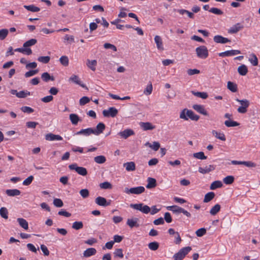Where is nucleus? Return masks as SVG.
Segmentation results:
<instances>
[{"label":"nucleus","instance_id":"1","mask_svg":"<svg viewBox=\"0 0 260 260\" xmlns=\"http://www.w3.org/2000/svg\"><path fill=\"white\" fill-rule=\"evenodd\" d=\"M130 207L134 208V209L141 211L142 213L145 214H148L150 212L151 214L154 215L157 213L160 209H157L156 206H153L152 207V210L151 211L150 207L147 205H144L143 203L131 204Z\"/></svg>","mask_w":260,"mask_h":260},{"label":"nucleus","instance_id":"2","mask_svg":"<svg viewBox=\"0 0 260 260\" xmlns=\"http://www.w3.org/2000/svg\"><path fill=\"white\" fill-rule=\"evenodd\" d=\"M191 247L190 246H187L181 248L178 252L173 255L174 260H182L191 250Z\"/></svg>","mask_w":260,"mask_h":260},{"label":"nucleus","instance_id":"3","mask_svg":"<svg viewBox=\"0 0 260 260\" xmlns=\"http://www.w3.org/2000/svg\"><path fill=\"white\" fill-rule=\"evenodd\" d=\"M236 101L240 103L241 105V106L238 108L237 111L239 113L241 114L246 113L247 111V108L250 105L249 101L247 99L239 100L238 99H236Z\"/></svg>","mask_w":260,"mask_h":260},{"label":"nucleus","instance_id":"4","mask_svg":"<svg viewBox=\"0 0 260 260\" xmlns=\"http://www.w3.org/2000/svg\"><path fill=\"white\" fill-rule=\"evenodd\" d=\"M196 52L199 58L205 59L208 56V50L205 46H200L196 49Z\"/></svg>","mask_w":260,"mask_h":260},{"label":"nucleus","instance_id":"5","mask_svg":"<svg viewBox=\"0 0 260 260\" xmlns=\"http://www.w3.org/2000/svg\"><path fill=\"white\" fill-rule=\"evenodd\" d=\"M69 168L70 170H75V171L80 175L84 176L87 174V171L86 168L82 167H78L76 164L70 165Z\"/></svg>","mask_w":260,"mask_h":260},{"label":"nucleus","instance_id":"6","mask_svg":"<svg viewBox=\"0 0 260 260\" xmlns=\"http://www.w3.org/2000/svg\"><path fill=\"white\" fill-rule=\"evenodd\" d=\"M145 191V188L143 186H138L132 187L129 189L125 188L124 192L127 194H139L143 193Z\"/></svg>","mask_w":260,"mask_h":260},{"label":"nucleus","instance_id":"7","mask_svg":"<svg viewBox=\"0 0 260 260\" xmlns=\"http://www.w3.org/2000/svg\"><path fill=\"white\" fill-rule=\"evenodd\" d=\"M118 110L115 107H110L108 110L103 111V115L105 117H115L118 114Z\"/></svg>","mask_w":260,"mask_h":260},{"label":"nucleus","instance_id":"8","mask_svg":"<svg viewBox=\"0 0 260 260\" xmlns=\"http://www.w3.org/2000/svg\"><path fill=\"white\" fill-rule=\"evenodd\" d=\"M244 27V26L241 24L240 23H237L236 24L234 25L232 27H231L228 29V32L229 34H236L239 31L243 29Z\"/></svg>","mask_w":260,"mask_h":260},{"label":"nucleus","instance_id":"9","mask_svg":"<svg viewBox=\"0 0 260 260\" xmlns=\"http://www.w3.org/2000/svg\"><path fill=\"white\" fill-rule=\"evenodd\" d=\"M95 203L99 206L106 207L110 205V201L107 202V200L102 197H98L95 199Z\"/></svg>","mask_w":260,"mask_h":260},{"label":"nucleus","instance_id":"10","mask_svg":"<svg viewBox=\"0 0 260 260\" xmlns=\"http://www.w3.org/2000/svg\"><path fill=\"white\" fill-rule=\"evenodd\" d=\"M135 133L133 130L131 129H126L123 131L120 132L118 135L123 139H127L131 136L134 135Z\"/></svg>","mask_w":260,"mask_h":260},{"label":"nucleus","instance_id":"11","mask_svg":"<svg viewBox=\"0 0 260 260\" xmlns=\"http://www.w3.org/2000/svg\"><path fill=\"white\" fill-rule=\"evenodd\" d=\"M45 139L49 141H60L62 140V138L60 135L48 133L45 135Z\"/></svg>","mask_w":260,"mask_h":260},{"label":"nucleus","instance_id":"12","mask_svg":"<svg viewBox=\"0 0 260 260\" xmlns=\"http://www.w3.org/2000/svg\"><path fill=\"white\" fill-rule=\"evenodd\" d=\"M213 41L216 43L225 44L231 42V40L220 35L215 36Z\"/></svg>","mask_w":260,"mask_h":260},{"label":"nucleus","instance_id":"13","mask_svg":"<svg viewBox=\"0 0 260 260\" xmlns=\"http://www.w3.org/2000/svg\"><path fill=\"white\" fill-rule=\"evenodd\" d=\"M192 108L198 113L202 114L204 115L207 116L208 115V112L205 110L204 106L201 105H193Z\"/></svg>","mask_w":260,"mask_h":260},{"label":"nucleus","instance_id":"14","mask_svg":"<svg viewBox=\"0 0 260 260\" xmlns=\"http://www.w3.org/2000/svg\"><path fill=\"white\" fill-rule=\"evenodd\" d=\"M106 126L104 123L102 122L99 123L96 126V129H93L94 135L96 136L99 135L103 132Z\"/></svg>","mask_w":260,"mask_h":260},{"label":"nucleus","instance_id":"15","mask_svg":"<svg viewBox=\"0 0 260 260\" xmlns=\"http://www.w3.org/2000/svg\"><path fill=\"white\" fill-rule=\"evenodd\" d=\"M215 169V167L213 165H209L208 166H206L205 168L199 167V172L200 173L205 174L208 173Z\"/></svg>","mask_w":260,"mask_h":260},{"label":"nucleus","instance_id":"16","mask_svg":"<svg viewBox=\"0 0 260 260\" xmlns=\"http://www.w3.org/2000/svg\"><path fill=\"white\" fill-rule=\"evenodd\" d=\"M77 135H83L86 136L90 135L91 134H94L93 128H87L86 129H82L80 131L78 132L76 134Z\"/></svg>","mask_w":260,"mask_h":260},{"label":"nucleus","instance_id":"17","mask_svg":"<svg viewBox=\"0 0 260 260\" xmlns=\"http://www.w3.org/2000/svg\"><path fill=\"white\" fill-rule=\"evenodd\" d=\"M139 221V219L138 218H133L131 219H128L127 220V224L131 228H133L134 227H139V224L138 223V221Z\"/></svg>","mask_w":260,"mask_h":260},{"label":"nucleus","instance_id":"18","mask_svg":"<svg viewBox=\"0 0 260 260\" xmlns=\"http://www.w3.org/2000/svg\"><path fill=\"white\" fill-rule=\"evenodd\" d=\"M69 81H71L76 84H78L83 88L85 87V85L84 84L81 83V82L80 81L79 77L77 75H72L69 78Z\"/></svg>","mask_w":260,"mask_h":260},{"label":"nucleus","instance_id":"19","mask_svg":"<svg viewBox=\"0 0 260 260\" xmlns=\"http://www.w3.org/2000/svg\"><path fill=\"white\" fill-rule=\"evenodd\" d=\"M140 125L144 131L152 130L155 128V126L149 122H141Z\"/></svg>","mask_w":260,"mask_h":260},{"label":"nucleus","instance_id":"20","mask_svg":"<svg viewBox=\"0 0 260 260\" xmlns=\"http://www.w3.org/2000/svg\"><path fill=\"white\" fill-rule=\"evenodd\" d=\"M154 41L156 44L157 48L159 50H163L164 47L161 37L159 36H155V37H154Z\"/></svg>","mask_w":260,"mask_h":260},{"label":"nucleus","instance_id":"21","mask_svg":"<svg viewBox=\"0 0 260 260\" xmlns=\"http://www.w3.org/2000/svg\"><path fill=\"white\" fill-rule=\"evenodd\" d=\"M96 252V250L94 248H89L86 249L83 252V256L88 257L94 255Z\"/></svg>","mask_w":260,"mask_h":260},{"label":"nucleus","instance_id":"22","mask_svg":"<svg viewBox=\"0 0 260 260\" xmlns=\"http://www.w3.org/2000/svg\"><path fill=\"white\" fill-rule=\"evenodd\" d=\"M148 183L146 185V188L148 189L153 188L156 186V181L155 179L149 177L147 179Z\"/></svg>","mask_w":260,"mask_h":260},{"label":"nucleus","instance_id":"23","mask_svg":"<svg viewBox=\"0 0 260 260\" xmlns=\"http://www.w3.org/2000/svg\"><path fill=\"white\" fill-rule=\"evenodd\" d=\"M123 166L127 171H134L136 170L135 164L133 161L124 163Z\"/></svg>","mask_w":260,"mask_h":260},{"label":"nucleus","instance_id":"24","mask_svg":"<svg viewBox=\"0 0 260 260\" xmlns=\"http://www.w3.org/2000/svg\"><path fill=\"white\" fill-rule=\"evenodd\" d=\"M186 115L188 118H190L192 120L198 121L200 118L199 115L195 114L194 112L190 110H187Z\"/></svg>","mask_w":260,"mask_h":260},{"label":"nucleus","instance_id":"25","mask_svg":"<svg viewBox=\"0 0 260 260\" xmlns=\"http://www.w3.org/2000/svg\"><path fill=\"white\" fill-rule=\"evenodd\" d=\"M70 119L73 125H77L81 121L79 117L76 114H71L69 115Z\"/></svg>","mask_w":260,"mask_h":260},{"label":"nucleus","instance_id":"26","mask_svg":"<svg viewBox=\"0 0 260 260\" xmlns=\"http://www.w3.org/2000/svg\"><path fill=\"white\" fill-rule=\"evenodd\" d=\"M6 194L10 197H14L20 194V191L17 189H7L6 191Z\"/></svg>","mask_w":260,"mask_h":260},{"label":"nucleus","instance_id":"27","mask_svg":"<svg viewBox=\"0 0 260 260\" xmlns=\"http://www.w3.org/2000/svg\"><path fill=\"white\" fill-rule=\"evenodd\" d=\"M238 72L241 76H245L248 73V69L245 64H242L238 68Z\"/></svg>","mask_w":260,"mask_h":260},{"label":"nucleus","instance_id":"28","mask_svg":"<svg viewBox=\"0 0 260 260\" xmlns=\"http://www.w3.org/2000/svg\"><path fill=\"white\" fill-rule=\"evenodd\" d=\"M191 92L193 95L197 97H199L202 99H206L208 97V95L206 92H199L192 90L191 91Z\"/></svg>","mask_w":260,"mask_h":260},{"label":"nucleus","instance_id":"29","mask_svg":"<svg viewBox=\"0 0 260 260\" xmlns=\"http://www.w3.org/2000/svg\"><path fill=\"white\" fill-rule=\"evenodd\" d=\"M15 51L21 52L23 54H25L26 55H30L32 54V50L30 48H25L23 47V48H18L15 49Z\"/></svg>","mask_w":260,"mask_h":260},{"label":"nucleus","instance_id":"30","mask_svg":"<svg viewBox=\"0 0 260 260\" xmlns=\"http://www.w3.org/2000/svg\"><path fill=\"white\" fill-rule=\"evenodd\" d=\"M37 43L36 39H31L26 41L23 45V47L25 48H29V47L35 45Z\"/></svg>","mask_w":260,"mask_h":260},{"label":"nucleus","instance_id":"31","mask_svg":"<svg viewBox=\"0 0 260 260\" xmlns=\"http://www.w3.org/2000/svg\"><path fill=\"white\" fill-rule=\"evenodd\" d=\"M17 221L18 222L19 225L24 229L27 230L28 229V225L27 221L22 218H17Z\"/></svg>","mask_w":260,"mask_h":260},{"label":"nucleus","instance_id":"32","mask_svg":"<svg viewBox=\"0 0 260 260\" xmlns=\"http://www.w3.org/2000/svg\"><path fill=\"white\" fill-rule=\"evenodd\" d=\"M41 78L45 82H48L49 80L54 81V78L53 76H51L47 72L43 73L41 75Z\"/></svg>","mask_w":260,"mask_h":260},{"label":"nucleus","instance_id":"33","mask_svg":"<svg viewBox=\"0 0 260 260\" xmlns=\"http://www.w3.org/2000/svg\"><path fill=\"white\" fill-rule=\"evenodd\" d=\"M227 87L230 91L233 92H236L238 89L237 84L231 81L228 82Z\"/></svg>","mask_w":260,"mask_h":260},{"label":"nucleus","instance_id":"34","mask_svg":"<svg viewBox=\"0 0 260 260\" xmlns=\"http://www.w3.org/2000/svg\"><path fill=\"white\" fill-rule=\"evenodd\" d=\"M215 197V193L213 192H209L205 195L203 202L208 203L211 201Z\"/></svg>","mask_w":260,"mask_h":260},{"label":"nucleus","instance_id":"35","mask_svg":"<svg viewBox=\"0 0 260 260\" xmlns=\"http://www.w3.org/2000/svg\"><path fill=\"white\" fill-rule=\"evenodd\" d=\"M212 133L217 139L223 141H225L226 139L224 134L218 133L215 130H213Z\"/></svg>","mask_w":260,"mask_h":260},{"label":"nucleus","instance_id":"36","mask_svg":"<svg viewBox=\"0 0 260 260\" xmlns=\"http://www.w3.org/2000/svg\"><path fill=\"white\" fill-rule=\"evenodd\" d=\"M94 160L97 164H102L106 162V159L104 155H99L94 157Z\"/></svg>","mask_w":260,"mask_h":260},{"label":"nucleus","instance_id":"37","mask_svg":"<svg viewBox=\"0 0 260 260\" xmlns=\"http://www.w3.org/2000/svg\"><path fill=\"white\" fill-rule=\"evenodd\" d=\"M222 186V183L220 181H215L211 183L210 188L211 190H214L217 188H220Z\"/></svg>","mask_w":260,"mask_h":260},{"label":"nucleus","instance_id":"38","mask_svg":"<svg viewBox=\"0 0 260 260\" xmlns=\"http://www.w3.org/2000/svg\"><path fill=\"white\" fill-rule=\"evenodd\" d=\"M220 209V205L219 204L215 205L210 210V213L212 215H215Z\"/></svg>","mask_w":260,"mask_h":260},{"label":"nucleus","instance_id":"39","mask_svg":"<svg viewBox=\"0 0 260 260\" xmlns=\"http://www.w3.org/2000/svg\"><path fill=\"white\" fill-rule=\"evenodd\" d=\"M96 63H97V62H96V60H90L88 59L87 66L92 71H94L95 70V66L96 65Z\"/></svg>","mask_w":260,"mask_h":260},{"label":"nucleus","instance_id":"40","mask_svg":"<svg viewBox=\"0 0 260 260\" xmlns=\"http://www.w3.org/2000/svg\"><path fill=\"white\" fill-rule=\"evenodd\" d=\"M24 8H25L28 11H31L32 12H39L40 10V9L39 7H36L33 5H28V6L25 5V6H24Z\"/></svg>","mask_w":260,"mask_h":260},{"label":"nucleus","instance_id":"41","mask_svg":"<svg viewBox=\"0 0 260 260\" xmlns=\"http://www.w3.org/2000/svg\"><path fill=\"white\" fill-rule=\"evenodd\" d=\"M177 12L181 15H184L185 14H187V16L190 18H194V14L193 13L190 12L187 10H184V9H179L177 10Z\"/></svg>","mask_w":260,"mask_h":260},{"label":"nucleus","instance_id":"42","mask_svg":"<svg viewBox=\"0 0 260 260\" xmlns=\"http://www.w3.org/2000/svg\"><path fill=\"white\" fill-rule=\"evenodd\" d=\"M250 58H249V61L254 66H256L258 65V59L256 57V55L254 53L251 54Z\"/></svg>","mask_w":260,"mask_h":260},{"label":"nucleus","instance_id":"43","mask_svg":"<svg viewBox=\"0 0 260 260\" xmlns=\"http://www.w3.org/2000/svg\"><path fill=\"white\" fill-rule=\"evenodd\" d=\"M59 61L60 63L64 67H67L69 65V60L67 56L63 55L61 56L59 58Z\"/></svg>","mask_w":260,"mask_h":260},{"label":"nucleus","instance_id":"44","mask_svg":"<svg viewBox=\"0 0 260 260\" xmlns=\"http://www.w3.org/2000/svg\"><path fill=\"white\" fill-rule=\"evenodd\" d=\"M72 228L76 230H79L83 228V224L82 221H75L72 224Z\"/></svg>","mask_w":260,"mask_h":260},{"label":"nucleus","instance_id":"45","mask_svg":"<svg viewBox=\"0 0 260 260\" xmlns=\"http://www.w3.org/2000/svg\"><path fill=\"white\" fill-rule=\"evenodd\" d=\"M9 33V30L6 28L0 30V40H4L6 38Z\"/></svg>","mask_w":260,"mask_h":260},{"label":"nucleus","instance_id":"46","mask_svg":"<svg viewBox=\"0 0 260 260\" xmlns=\"http://www.w3.org/2000/svg\"><path fill=\"white\" fill-rule=\"evenodd\" d=\"M148 246L150 250L155 251L159 247V243L157 242H152L149 243Z\"/></svg>","mask_w":260,"mask_h":260},{"label":"nucleus","instance_id":"47","mask_svg":"<svg viewBox=\"0 0 260 260\" xmlns=\"http://www.w3.org/2000/svg\"><path fill=\"white\" fill-rule=\"evenodd\" d=\"M223 181L225 184H231L234 181V177L233 176H228L223 178Z\"/></svg>","mask_w":260,"mask_h":260},{"label":"nucleus","instance_id":"48","mask_svg":"<svg viewBox=\"0 0 260 260\" xmlns=\"http://www.w3.org/2000/svg\"><path fill=\"white\" fill-rule=\"evenodd\" d=\"M8 211L6 208L5 207H2L0 209V215L2 216V217L5 218V219H8Z\"/></svg>","mask_w":260,"mask_h":260},{"label":"nucleus","instance_id":"49","mask_svg":"<svg viewBox=\"0 0 260 260\" xmlns=\"http://www.w3.org/2000/svg\"><path fill=\"white\" fill-rule=\"evenodd\" d=\"M224 124L227 127H234L239 125V123L236 121H231V120H226L224 122Z\"/></svg>","mask_w":260,"mask_h":260},{"label":"nucleus","instance_id":"50","mask_svg":"<svg viewBox=\"0 0 260 260\" xmlns=\"http://www.w3.org/2000/svg\"><path fill=\"white\" fill-rule=\"evenodd\" d=\"M193 155L194 157L200 159H205L207 158V156H205L204 152L202 151L194 153Z\"/></svg>","mask_w":260,"mask_h":260},{"label":"nucleus","instance_id":"51","mask_svg":"<svg viewBox=\"0 0 260 260\" xmlns=\"http://www.w3.org/2000/svg\"><path fill=\"white\" fill-rule=\"evenodd\" d=\"M146 145H148L149 147L153 149L154 151H157L160 147V144L157 142H153L152 144L149 143H147Z\"/></svg>","mask_w":260,"mask_h":260},{"label":"nucleus","instance_id":"52","mask_svg":"<svg viewBox=\"0 0 260 260\" xmlns=\"http://www.w3.org/2000/svg\"><path fill=\"white\" fill-rule=\"evenodd\" d=\"M114 257H118L119 258L123 257V250L121 248H117L115 249V251L113 253Z\"/></svg>","mask_w":260,"mask_h":260},{"label":"nucleus","instance_id":"53","mask_svg":"<svg viewBox=\"0 0 260 260\" xmlns=\"http://www.w3.org/2000/svg\"><path fill=\"white\" fill-rule=\"evenodd\" d=\"M30 94L29 91L22 90L18 92L17 97L19 98H25Z\"/></svg>","mask_w":260,"mask_h":260},{"label":"nucleus","instance_id":"54","mask_svg":"<svg viewBox=\"0 0 260 260\" xmlns=\"http://www.w3.org/2000/svg\"><path fill=\"white\" fill-rule=\"evenodd\" d=\"M79 193L84 199L88 198L89 196V191L87 189H81L79 191Z\"/></svg>","mask_w":260,"mask_h":260},{"label":"nucleus","instance_id":"55","mask_svg":"<svg viewBox=\"0 0 260 260\" xmlns=\"http://www.w3.org/2000/svg\"><path fill=\"white\" fill-rule=\"evenodd\" d=\"M100 186L103 189H111L112 188V184L109 182H104L100 184Z\"/></svg>","mask_w":260,"mask_h":260},{"label":"nucleus","instance_id":"56","mask_svg":"<svg viewBox=\"0 0 260 260\" xmlns=\"http://www.w3.org/2000/svg\"><path fill=\"white\" fill-rule=\"evenodd\" d=\"M50 59V57L49 56H40L38 58V60L41 62L44 63H47Z\"/></svg>","mask_w":260,"mask_h":260},{"label":"nucleus","instance_id":"57","mask_svg":"<svg viewBox=\"0 0 260 260\" xmlns=\"http://www.w3.org/2000/svg\"><path fill=\"white\" fill-rule=\"evenodd\" d=\"M209 11L211 13L218 15H222L223 13L221 10L216 8H212L210 10H209Z\"/></svg>","mask_w":260,"mask_h":260},{"label":"nucleus","instance_id":"58","mask_svg":"<svg viewBox=\"0 0 260 260\" xmlns=\"http://www.w3.org/2000/svg\"><path fill=\"white\" fill-rule=\"evenodd\" d=\"M206 233V230L205 228H201L198 229L196 234L198 237H201L205 235Z\"/></svg>","mask_w":260,"mask_h":260},{"label":"nucleus","instance_id":"59","mask_svg":"<svg viewBox=\"0 0 260 260\" xmlns=\"http://www.w3.org/2000/svg\"><path fill=\"white\" fill-rule=\"evenodd\" d=\"M20 109L23 112L26 113H31L34 112V110L32 108L27 106H23Z\"/></svg>","mask_w":260,"mask_h":260},{"label":"nucleus","instance_id":"60","mask_svg":"<svg viewBox=\"0 0 260 260\" xmlns=\"http://www.w3.org/2000/svg\"><path fill=\"white\" fill-rule=\"evenodd\" d=\"M53 204L56 207H61L63 205L62 200L60 199H54Z\"/></svg>","mask_w":260,"mask_h":260},{"label":"nucleus","instance_id":"61","mask_svg":"<svg viewBox=\"0 0 260 260\" xmlns=\"http://www.w3.org/2000/svg\"><path fill=\"white\" fill-rule=\"evenodd\" d=\"M90 101V99L87 96H83L80 99L79 104L81 106H83Z\"/></svg>","mask_w":260,"mask_h":260},{"label":"nucleus","instance_id":"62","mask_svg":"<svg viewBox=\"0 0 260 260\" xmlns=\"http://www.w3.org/2000/svg\"><path fill=\"white\" fill-rule=\"evenodd\" d=\"M152 85L151 84L148 85L144 90V93L147 95L150 94L152 93Z\"/></svg>","mask_w":260,"mask_h":260},{"label":"nucleus","instance_id":"63","mask_svg":"<svg viewBox=\"0 0 260 260\" xmlns=\"http://www.w3.org/2000/svg\"><path fill=\"white\" fill-rule=\"evenodd\" d=\"M187 110H188L187 109H184L180 112L179 116L180 118L184 119L185 120H187L188 119V118L186 115Z\"/></svg>","mask_w":260,"mask_h":260},{"label":"nucleus","instance_id":"64","mask_svg":"<svg viewBox=\"0 0 260 260\" xmlns=\"http://www.w3.org/2000/svg\"><path fill=\"white\" fill-rule=\"evenodd\" d=\"M33 179H34L33 176H32V175L29 176L28 177H27L26 179H25L23 181V184L25 186L29 185V184H31Z\"/></svg>","mask_w":260,"mask_h":260}]
</instances>
